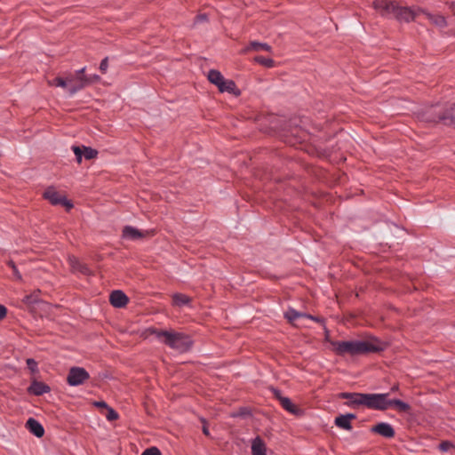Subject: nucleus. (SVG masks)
Listing matches in <instances>:
<instances>
[{"mask_svg": "<svg viewBox=\"0 0 455 455\" xmlns=\"http://www.w3.org/2000/svg\"><path fill=\"white\" fill-rule=\"evenodd\" d=\"M148 331L165 346L179 353L188 352L194 344L191 337L183 333L172 331L160 330L156 328L148 329Z\"/></svg>", "mask_w": 455, "mask_h": 455, "instance_id": "f257e3e1", "label": "nucleus"}, {"mask_svg": "<svg viewBox=\"0 0 455 455\" xmlns=\"http://www.w3.org/2000/svg\"><path fill=\"white\" fill-rule=\"evenodd\" d=\"M335 352L339 355L348 354L350 355L379 353L384 350L379 341L371 342L367 340L337 341L334 344Z\"/></svg>", "mask_w": 455, "mask_h": 455, "instance_id": "f03ea898", "label": "nucleus"}, {"mask_svg": "<svg viewBox=\"0 0 455 455\" xmlns=\"http://www.w3.org/2000/svg\"><path fill=\"white\" fill-rule=\"evenodd\" d=\"M338 398L346 399L345 405L349 408H357L365 406L371 410L380 408V400L382 397L378 394L357 393V392H341L338 394Z\"/></svg>", "mask_w": 455, "mask_h": 455, "instance_id": "7ed1b4c3", "label": "nucleus"}, {"mask_svg": "<svg viewBox=\"0 0 455 455\" xmlns=\"http://www.w3.org/2000/svg\"><path fill=\"white\" fill-rule=\"evenodd\" d=\"M427 122L443 123L445 125L455 126V103L449 105L445 108L439 105L431 107L428 111Z\"/></svg>", "mask_w": 455, "mask_h": 455, "instance_id": "20e7f679", "label": "nucleus"}, {"mask_svg": "<svg viewBox=\"0 0 455 455\" xmlns=\"http://www.w3.org/2000/svg\"><path fill=\"white\" fill-rule=\"evenodd\" d=\"M44 197L47 199L51 203V204L54 206H64L68 212L74 207L73 203L70 200H68L65 196L59 193L53 187H49L45 189V191L44 192Z\"/></svg>", "mask_w": 455, "mask_h": 455, "instance_id": "39448f33", "label": "nucleus"}, {"mask_svg": "<svg viewBox=\"0 0 455 455\" xmlns=\"http://www.w3.org/2000/svg\"><path fill=\"white\" fill-rule=\"evenodd\" d=\"M90 379L89 372L83 367L74 366L69 369L67 383L71 387L83 385Z\"/></svg>", "mask_w": 455, "mask_h": 455, "instance_id": "423d86ee", "label": "nucleus"}, {"mask_svg": "<svg viewBox=\"0 0 455 455\" xmlns=\"http://www.w3.org/2000/svg\"><path fill=\"white\" fill-rule=\"evenodd\" d=\"M398 3L395 1L388 0H375L372 3V7L378 12V13L386 19L395 18V8Z\"/></svg>", "mask_w": 455, "mask_h": 455, "instance_id": "0eeeda50", "label": "nucleus"}, {"mask_svg": "<svg viewBox=\"0 0 455 455\" xmlns=\"http://www.w3.org/2000/svg\"><path fill=\"white\" fill-rule=\"evenodd\" d=\"M380 395L382 399L380 400V408H376L378 411H385L391 406L395 407L400 412H409L411 410V406L409 403L400 400V399H388L389 394H378Z\"/></svg>", "mask_w": 455, "mask_h": 455, "instance_id": "6e6552de", "label": "nucleus"}, {"mask_svg": "<svg viewBox=\"0 0 455 455\" xmlns=\"http://www.w3.org/2000/svg\"><path fill=\"white\" fill-rule=\"evenodd\" d=\"M419 6H401L397 4V7L395 8V18L399 22H405L409 23L411 21H413L415 18L420 14V11L419 10Z\"/></svg>", "mask_w": 455, "mask_h": 455, "instance_id": "1a4fd4ad", "label": "nucleus"}, {"mask_svg": "<svg viewBox=\"0 0 455 455\" xmlns=\"http://www.w3.org/2000/svg\"><path fill=\"white\" fill-rule=\"evenodd\" d=\"M271 391L275 399H277L281 406L292 415L299 416L302 414V410L296 406L289 397L283 396L281 390L272 387Z\"/></svg>", "mask_w": 455, "mask_h": 455, "instance_id": "9d476101", "label": "nucleus"}, {"mask_svg": "<svg viewBox=\"0 0 455 455\" xmlns=\"http://www.w3.org/2000/svg\"><path fill=\"white\" fill-rule=\"evenodd\" d=\"M371 433L378 434L385 438L391 439L395 437V431L393 426L387 422H379L371 428Z\"/></svg>", "mask_w": 455, "mask_h": 455, "instance_id": "9b49d317", "label": "nucleus"}, {"mask_svg": "<svg viewBox=\"0 0 455 455\" xmlns=\"http://www.w3.org/2000/svg\"><path fill=\"white\" fill-rule=\"evenodd\" d=\"M110 304L116 308L124 307L128 302V296L121 290H115L109 296Z\"/></svg>", "mask_w": 455, "mask_h": 455, "instance_id": "f8f14e48", "label": "nucleus"}, {"mask_svg": "<svg viewBox=\"0 0 455 455\" xmlns=\"http://www.w3.org/2000/svg\"><path fill=\"white\" fill-rule=\"evenodd\" d=\"M68 93L70 95L76 94L77 92L81 91L84 87H86V76H69L68 77Z\"/></svg>", "mask_w": 455, "mask_h": 455, "instance_id": "ddd939ff", "label": "nucleus"}, {"mask_svg": "<svg viewBox=\"0 0 455 455\" xmlns=\"http://www.w3.org/2000/svg\"><path fill=\"white\" fill-rule=\"evenodd\" d=\"M356 419V415L354 413L340 414L334 419V424L339 428L350 431L353 428L351 420Z\"/></svg>", "mask_w": 455, "mask_h": 455, "instance_id": "4468645a", "label": "nucleus"}, {"mask_svg": "<svg viewBox=\"0 0 455 455\" xmlns=\"http://www.w3.org/2000/svg\"><path fill=\"white\" fill-rule=\"evenodd\" d=\"M420 13L426 15L429 21L439 28H445L448 26L446 18L441 14H433L423 8H419Z\"/></svg>", "mask_w": 455, "mask_h": 455, "instance_id": "2eb2a0df", "label": "nucleus"}, {"mask_svg": "<svg viewBox=\"0 0 455 455\" xmlns=\"http://www.w3.org/2000/svg\"><path fill=\"white\" fill-rule=\"evenodd\" d=\"M50 391L51 387L47 384L37 380H33L28 387V393L36 396L47 394Z\"/></svg>", "mask_w": 455, "mask_h": 455, "instance_id": "dca6fc26", "label": "nucleus"}, {"mask_svg": "<svg viewBox=\"0 0 455 455\" xmlns=\"http://www.w3.org/2000/svg\"><path fill=\"white\" fill-rule=\"evenodd\" d=\"M145 236V233L132 226H125L122 231V237L127 240H139Z\"/></svg>", "mask_w": 455, "mask_h": 455, "instance_id": "f3484780", "label": "nucleus"}, {"mask_svg": "<svg viewBox=\"0 0 455 455\" xmlns=\"http://www.w3.org/2000/svg\"><path fill=\"white\" fill-rule=\"evenodd\" d=\"M26 427L35 436L40 438L44 435V428L43 425L35 419L34 418H29L26 422Z\"/></svg>", "mask_w": 455, "mask_h": 455, "instance_id": "a211bd4d", "label": "nucleus"}, {"mask_svg": "<svg viewBox=\"0 0 455 455\" xmlns=\"http://www.w3.org/2000/svg\"><path fill=\"white\" fill-rule=\"evenodd\" d=\"M218 89L220 92H229L235 96L240 95L241 92L237 88L235 83L231 79H225L221 82V84L218 86Z\"/></svg>", "mask_w": 455, "mask_h": 455, "instance_id": "6ab92c4d", "label": "nucleus"}, {"mask_svg": "<svg viewBox=\"0 0 455 455\" xmlns=\"http://www.w3.org/2000/svg\"><path fill=\"white\" fill-rule=\"evenodd\" d=\"M251 455H267L266 443L260 436H256L251 441Z\"/></svg>", "mask_w": 455, "mask_h": 455, "instance_id": "aec40b11", "label": "nucleus"}, {"mask_svg": "<svg viewBox=\"0 0 455 455\" xmlns=\"http://www.w3.org/2000/svg\"><path fill=\"white\" fill-rule=\"evenodd\" d=\"M272 47L266 44V43H260L257 41H251L250 44L246 47L245 51H265V52H271Z\"/></svg>", "mask_w": 455, "mask_h": 455, "instance_id": "412c9836", "label": "nucleus"}, {"mask_svg": "<svg viewBox=\"0 0 455 455\" xmlns=\"http://www.w3.org/2000/svg\"><path fill=\"white\" fill-rule=\"evenodd\" d=\"M208 80L218 87L224 80V76L220 71L216 69H211L208 72Z\"/></svg>", "mask_w": 455, "mask_h": 455, "instance_id": "4be33fe9", "label": "nucleus"}, {"mask_svg": "<svg viewBox=\"0 0 455 455\" xmlns=\"http://www.w3.org/2000/svg\"><path fill=\"white\" fill-rule=\"evenodd\" d=\"M173 304L179 307L188 305L191 299L183 293H174L172 295Z\"/></svg>", "mask_w": 455, "mask_h": 455, "instance_id": "5701e85b", "label": "nucleus"}, {"mask_svg": "<svg viewBox=\"0 0 455 455\" xmlns=\"http://www.w3.org/2000/svg\"><path fill=\"white\" fill-rule=\"evenodd\" d=\"M302 312H299L296 309L292 307H289L284 312V318L287 319V321L291 323H292L294 321H296L299 318H302Z\"/></svg>", "mask_w": 455, "mask_h": 455, "instance_id": "b1692460", "label": "nucleus"}, {"mask_svg": "<svg viewBox=\"0 0 455 455\" xmlns=\"http://www.w3.org/2000/svg\"><path fill=\"white\" fill-rule=\"evenodd\" d=\"M254 62L260 64L266 68L275 67V60L271 58H266L264 56H255L253 59Z\"/></svg>", "mask_w": 455, "mask_h": 455, "instance_id": "393cba45", "label": "nucleus"}, {"mask_svg": "<svg viewBox=\"0 0 455 455\" xmlns=\"http://www.w3.org/2000/svg\"><path fill=\"white\" fill-rule=\"evenodd\" d=\"M50 84L56 87L66 88L68 91V81L67 78L62 77H55L52 81L50 82Z\"/></svg>", "mask_w": 455, "mask_h": 455, "instance_id": "a878e982", "label": "nucleus"}, {"mask_svg": "<svg viewBox=\"0 0 455 455\" xmlns=\"http://www.w3.org/2000/svg\"><path fill=\"white\" fill-rule=\"evenodd\" d=\"M83 148H84V156L85 159L91 160V159L97 157L98 151L96 149L92 148L90 147H85V146H83Z\"/></svg>", "mask_w": 455, "mask_h": 455, "instance_id": "bb28decb", "label": "nucleus"}, {"mask_svg": "<svg viewBox=\"0 0 455 455\" xmlns=\"http://www.w3.org/2000/svg\"><path fill=\"white\" fill-rule=\"evenodd\" d=\"M452 448H454V444L450 441H443L438 446V449L443 452H447Z\"/></svg>", "mask_w": 455, "mask_h": 455, "instance_id": "cd10ccee", "label": "nucleus"}, {"mask_svg": "<svg viewBox=\"0 0 455 455\" xmlns=\"http://www.w3.org/2000/svg\"><path fill=\"white\" fill-rule=\"evenodd\" d=\"M107 410H108V413L106 415V418H107L108 420L113 421V420H116L119 418V414L113 408L108 406L107 408Z\"/></svg>", "mask_w": 455, "mask_h": 455, "instance_id": "c85d7f7f", "label": "nucleus"}, {"mask_svg": "<svg viewBox=\"0 0 455 455\" xmlns=\"http://www.w3.org/2000/svg\"><path fill=\"white\" fill-rule=\"evenodd\" d=\"M72 149H73V152L76 156V161L78 164H81L82 162V157L84 156V148L82 149L80 147L78 146H73L72 147Z\"/></svg>", "mask_w": 455, "mask_h": 455, "instance_id": "c756f323", "label": "nucleus"}, {"mask_svg": "<svg viewBox=\"0 0 455 455\" xmlns=\"http://www.w3.org/2000/svg\"><path fill=\"white\" fill-rule=\"evenodd\" d=\"M8 266L12 268V274L15 276V278L17 280H19V281H21L22 280V275L20 273V271L18 270L17 266L15 265V263L12 260H11V261L8 262Z\"/></svg>", "mask_w": 455, "mask_h": 455, "instance_id": "7c9ffc66", "label": "nucleus"}, {"mask_svg": "<svg viewBox=\"0 0 455 455\" xmlns=\"http://www.w3.org/2000/svg\"><path fill=\"white\" fill-rule=\"evenodd\" d=\"M28 368L31 371V372L38 371L37 363L33 358H28L26 361Z\"/></svg>", "mask_w": 455, "mask_h": 455, "instance_id": "2f4dec72", "label": "nucleus"}, {"mask_svg": "<svg viewBox=\"0 0 455 455\" xmlns=\"http://www.w3.org/2000/svg\"><path fill=\"white\" fill-rule=\"evenodd\" d=\"M38 301V297L36 294H29L26 295L23 299V302L26 304H35Z\"/></svg>", "mask_w": 455, "mask_h": 455, "instance_id": "473e14b6", "label": "nucleus"}, {"mask_svg": "<svg viewBox=\"0 0 455 455\" xmlns=\"http://www.w3.org/2000/svg\"><path fill=\"white\" fill-rule=\"evenodd\" d=\"M302 318L310 319V320H312L314 322L324 324V319L323 318L319 317V316H315V315H312L307 314V313H303L302 314Z\"/></svg>", "mask_w": 455, "mask_h": 455, "instance_id": "72a5a7b5", "label": "nucleus"}, {"mask_svg": "<svg viewBox=\"0 0 455 455\" xmlns=\"http://www.w3.org/2000/svg\"><path fill=\"white\" fill-rule=\"evenodd\" d=\"M141 455H162V453L157 447L154 446L146 449Z\"/></svg>", "mask_w": 455, "mask_h": 455, "instance_id": "f704fd0d", "label": "nucleus"}, {"mask_svg": "<svg viewBox=\"0 0 455 455\" xmlns=\"http://www.w3.org/2000/svg\"><path fill=\"white\" fill-rule=\"evenodd\" d=\"M100 80V76L99 75H91V76H86V86L89 85V84H94V83H97Z\"/></svg>", "mask_w": 455, "mask_h": 455, "instance_id": "c9c22d12", "label": "nucleus"}, {"mask_svg": "<svg viewBox=\"0 0 455 455\" xmlns=\"http://www.w3.org/2000/svg\"><path fill=\"white\" fill-rule=\"evenodd\" d=\"M108 68V58L105 57L100 63V70L102 74H106Z\"/></svg>", "mask_w": 455, "mask_h": 455, "instance_id": "e433bc0d", "label": "nucleus"}, {"mask_svg": "<svg viewBox=\"0 0 455 455\" xmlns=\"http://www.w3.org/2000/svg\"><path fill=\"white\" fill-rule=\"evenodd\" d=\"M201 421L203 423L202 430H203L204 435H206V436H210V431H209V428L207 427L206 419L204 418H202Z\"/></svg>", "mask_w": 455, "mask_h": 455, "instance_id": "4c0bfd02", "label": "nucleus"}, {"mask_svg": "<svg viewBox=\"0 0 455 455\" xmlns=\"http://www.w3.org/2000/svg\"><path fill=\"white\" fill-rule=\"evenodd\" d=\"M7 315V308L5 306L0 304V321Z\"/></svg>", "mask_w": 455, "mask_h": 455, "instance_id": "58836bf2", "label": "nucleus"}, {"mask_svg": "<svg viewBox=\"0 0 455 455\" xmlns=\"http://www.w3.org/2000/svg\"><path fill=\"white\" fill-rule=\"evenodd\" d=\"M95 405H96L97 407L106 408V409L108 407V403H107L106 402H104V401H99V402H96V403H95Z\"/></svg>", "mask_w": 455, "mask_h": 455, "instance_id": "ea45409f", "label": "nucleus"}, {"mask_svg": "<svg viewBox=\"0 0 455 455\" xmlns=\"http://www.w3.org/2000/svg\"><path fill=\"white\" fill-rule=\"evenodd\" d=\"M84 71H85V67H84V68H80V69H78V70H76V75H75V76H86L84 75Z\"/></svg>", "mask_w": 455, "mask_h": 455, "instance_id": "a19ab883", "label": "nucleus"}, {"mask_svg": "<svg viewBox=\"0 0 455 455\" xmlns=\"http://www.w3.org/2000/svg\"><path fill=\"white\" fill-rule=\"evenodd\" d=\"M196 19L200 21L207 20V15L206 14H201L196 17Z\"/></svg>", "mask_w": 455, "mask_h": 455, "instance_id": "79ce46f5", "label": "nucleus"}]
</instances>
